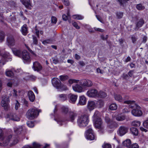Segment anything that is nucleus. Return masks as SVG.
I'll return each instance as SVG.
<instances>
[{"label":"nucleus","instance_id":"f257e3e1","mask_svg":"<svg viewBox=\"0 0 148 148\" xmlns=\"http://www.w3.org/2000/svg\"><path fill=\"white\" fill-rule=\"evenodd\" d=\"M93 121L94 122L95 127L100 130L103 129L102 122L101 118V115L99 112L97 111H96L93 116Z\"/></svg>","mask_w":148,"mask_h":148},{"label":"nucleus","instance_id":"f03ea898","mask_svg":"<svg viewBox=\"0 0 148 148\" xmlns=\"http://www.w3.org/2000/svg\"><path fill=\"white\" fill-rule=\"evenodd\" d=\"M88 122V116L86 114H82L78 116L77 123L78 125L81 127L87 125Z\"/></svg>","mask_w":148,"mask_h":148},{"label":"nucleus","instance_id":"7ed1b4c3","mask_svg":"<svg viewBox=\"0 0 148 148\" xmlns=\"http://www.w3.org/2000/svg\"><path fill=\"white\" fill-rule=\"evenodd\" d=\"M40 112L35 108L30 109L26 112V117L29 119H33L37 116Z\"/></svg>","mask_w":148,"mask_h":148},{"label":"nucleus","instance_id":"20e7f679","mask_svg":"<svg viewBox=\"0 0 148 148\" xmlns=\"http://www.w3.org/2000/svg\"><path fill=\"white\" fill-rule=\"evenodd\" d=\"M52 82L53 86L57 88H61L62 90L67 89L66 87L62 84L60 81L56 78H53L52 80Z\"/></svg>","mask_w":148,"mask_h":148},{"label":"nucleus","instance_id":"39448f33","mask_svg":"<svg viewBox=\"0 0 148 148\" xmlns=\"http://www.w3.org/2000/svg\"><path fill=\"white\" fill-rule=\"evenodd\" d=\"M79 84H80L83 87H90L93 84L91 80L85 79L79 80Z\"/></svg>","mask_w":148,"mask_h":148},{"label":"nucleus","instance_id":"423d86ee","mask_svg":"<svg viewBox=\"0 0 148 148\" xmlns=\"http://www.w3.org/2000/svg\"><path fill=\"white\" fill-rule=\"evenodd\" d=\"M24 62H30L31 61L30 55L28 52L26 50L22 51L21 58Z\"/></svg>","mask_w":148,"mask_h":148},{"label":"nucleus","instance_id":"0eeeda50","mask_svg":"<svg viewBox=\"0 0 148 148\" xmlns=\"http://www.w3.org/2000/svg\"><path fill=\"white\" fill-rule=\"evenodd\" d=\"M86 136L88 139L92 140L95 138V135L92 129L88 128L86 132Z\"/></svg>","mask_w":148,"mask_h":148},{"label":"nucleus","instance_id":"6e6552de","mask_svg":"<svg viewBox=\"0 0 148 148\" xmlns=\"http://www.w3.org/2000/svg\"><path fill=\"white\" fill-rule=\"evenodd\" d=\"M88 96L89 97H98L99 95L97 91L95 89H92L88 90L86 93Z\"/></svg>","mask_w":148,"mask_h":148},{"label":"nucleus","instance_id":"1a4fd4ad","mask_svg":"<svg viewBox=\"0 0 148 148\" xmlns=\"http://www.w3.org/2000/svg\"><path fill=\"white\" fill-rule=\"evenodd\" d=\"M83 86L80 84H76L72 86L73 90L75 92L80 93L84 92V90Z\"/></svg>","mask_w":148,"mask_h":148},{"label":"nucleus","instance_id":"9d476101","mask_svg":"<svg viewBox=\"0 0 148 148\" xmlns=\"http://www.w3.org/2000/svg\"><path fill=\"white\" fill-rule=\"evenodd\" d=\"M9 99L7 97H5L1 101V105L5 109H7L9 107Z\"/></svg>","mask_w":148,"mask_h":148},{"label":"nucleus","instance_id":"9b49d317","mask_svg":"<svg viewBox=\"0 0 148 148\" xmlns=\"http://www.w3.org/2000/svg\"><path fill=\"white\" fill-rule=\"evenodd\" d=\"M11 135H10L7 137H5L4 139H1L3 141V143H0V146H6L7 145L9 142L12 139Z\"/></svg>","mask_w":148,"mask_h":148},{"label":"nucleus","instance_id":"f8f14e48","mask_svg":"<svg viewBox=\"0 0 148 148\" xmlns=\"http://www.w3.org/2000/svg\"><path fill=\"white\" fill-rule=\"evenodd\" d=\"M9 53H5L2 56V58L0 60V66H2L6 62L8 61V59L10 58Z\"/></svg>","mask_w":148,"mask_h":148},{"label":"nucleus","instance_id":"ddd939ff","mask_svg":"<svg viewBox=\"0 0 148 148\" xmlns=\"http://www.w3.org/2000/svg\"><path fill=\"white\" fill-rule=\"evenodd\" d=\"M32 69L34 71L39 72L42 70V67L38 62L36 61L33 63Z\"/></svg>","mask_w":148,"mask_h":148},{"label":"nucleus","instance_id":"4468645a","mask_svg":"<svg viewBox=\"0 0 148 148\" xmlns=\"http://www.w3.org/2000/svg\"><path fill=\"white\" fill-rule=\"evenodd\" d=\"M140 109V107H138L136 109H134L131 111L133 115L135 116H141L142 114V112Z\"/></svg>","mask_w":148,"mask_h":148},{"label":"nucleus","instance_id":"2eb2a0df","mask_svg":"<svg viewBox=\"0 0 148 148\" xmlns=\"http://www.w3.org/2000/svg\"><path fill=\"white\" fill-rule=\"evenodd\" d=\"M128 132V128L124 126L120 127L118 130V132L120 136H122Z\"/></svg>","mask_w":148,"mask_h":148},{"label":"nucleus","instance_id":"dca6fc26","mask_svg":"<svg viewBox=\"0 0 148 148\" xmlns=\"http://www.w3.org/2000/svg\"><path fill=\"white\" fill-rule=\"evenodd\" d=\"M96 107V104L95 102L90 101L88 102L87 107L88 109L90 111L94 110Z\"/></svg>","mask_w":148,"mask_h":148},{"label":"nucleus","instance_id":"f3484780","mask_svg":"<svg viewBox=\"0 0 148 148\" xmlns=\"http://www.w3.org/2000/svg\"><path fill=\"white\" fill-rule=\"evenodd\" d=\"M7 44L9 46H13L15 45V41L12 36H9L7 39Z\"/></svg>","mask_w":148,"mask_h":148},{"label":"nucleus","instance_id":"a211bd4d","mask_svg":"<svg viewBox=\"0 0 148 148\" xmlns=\"http://www.w3.org/2000/svg\"><path fill=\"white\" fill-rule=\"evenodd\" d=\"M6 118L14 121H18L20 120L19 117L15 114H13L12 113L8 114Z\"/></svg>","mask_w":148,"mask_h":148},{"label":"nucleus","instance_id":"6ab92c4d","mask_svg":"<svg viewBox=\"0 0 148 148\" xmlns=\"http://www.w3.org/2000/svg\"><path fill=\"white\" fill-rule=\"evenodd\" d=\"M69 102L72 103H74L77 99V95L70 93L69 95Z\"/></svg>","mask_w":148,"mask_h":148},{"label":"nucleus","instance_id":"aec40b11","mask_svg":"<svg viewBox=\"0 0 148 148\" xmlns=\"http://www.w3.org/2000/svg\"><path fill=\"white\" fill-rule=\"evenodd\" d=\"M12 51L14 54L15 56L19 58H21L22 54V51L19 49L13 48L12 49Z\"/></svg>","mask_w":148,"mask_h":148},{"label":"nucleus","instance_id":"412c9836","mask_svg":"<svg viewBox=\"0 0 148 148\" xmlns=\"http://www.w3.org/2000/svg\"><path fill=\"white\" fill-rule=\"evenodd\" d=\"M124 103H125L129 104V107L131 108H134V109H136L137 107H139L135 104L134 101L127 100L124 101Z\"/></svg>","mask_w":148,"mask_h":148},{"label":"nucleus","instance_id":"4be33fe9","mask_svg":"<svg viewBox=\"0 0 148 148\" xmlns=\"http://www.w3.org/2000/svg\"><path fill=\"white\" fill-rule=\"evenodd\" d=\"M20 31L23 35L26 36L28 32V27L27 25H23L21 27Z\"/></svg>","mask_w":148,"mask_h":148},{"label":"nucleus","instance_id":"5701e85b","mask_svg":"<svg viewBox=\"0 0 148 148\" xmlns=\"http://www.w3.org/2000/svg\"><path fill=\"white\" fill-rule=\"evenodd\" d=\"M86 98L84 96L82 95L79 97L78 105H84L86 104Z\"/></svg>","mask_w":148,"mask_h":148},{"label":"nucleus","instance_id":"b1692460","mask_svg":"<svg viewBox=\"0 0 148 148\" xmlns=\"http://www.w3.org/2000/svg\"><path fill=\"white\" fill-rule=\"evenodd\" d=\"M77 116V114L74 112H70L69 114V118L68 119L71 121H73Z\"/></svg>","mask_w":148,"mask_h":148},{"label":"nucleus","instance_id":"393cba45","mask_svg":"<svg viewBox=\"0 0 148 148\" xmlns=\"http://www.w3.org/2000/svg\"><path fill=\"white\" fill-rule=\"evenodd\" d=\"M28 97L29 100L31 102H33L35 99V96L32 91H30L28 92Z\"/></svg>","mask_w":148,"mask_h":148},{"label":"nucleus","instance_id":"a878e982","mask_svg":"<svg viewBox=\"0 0 148 148\" xmlns=\"http://www.w3.org/2000/svg\"><path fill=\"white\" fill-rule=\"evenodd\" d=\"M21 1L26 8H28L29 6H31V3L29 0H22Z\"/></svg>","mask_w":148,"mask_h":148},{"label":"nucleus","instance_id":"bb28decb","mask_svg":"<svg viewBox=\"0 0 148 148\" xmlns=\"http://www.w3.org/2000/svg\"><path fill=\"white\" fill-rule=\"evenodd\" d=\"M58 96L59 99L62 101H64L67 99L68 96L66 94H60L58 95Z\"/></svg>","mask_w":148,"mask_h":148},{"label":"nucleus","instance_id":"cd10ccee","mask_svg":"<svg viewBox=\"0 0 148 148\" xmlns=\"http://www.w3.org/2000/svg\"><path fill=\"white\" fill-rule=\"evenodd\" d=\"M33 147H32L29 146L27 145L25 146L23 148H39L40 145L35 142H34L33 143Z\"/></svg>","mask_w":148,"mask_h":148},{"label":"nucleus","instance_id":"c85d7f7f","mask_svg":"<svg viewBox=\"0 0 148 148\" xmlns=\"http://www.w3.org/2000/svg\"><path fill=\"white\" fill-rule=\"evenodd\" d=\"M131 133L134 135L137 136L138 134V129L135 127H132L130 129Z\"/></svg>","mask_w":148,"mask_h":148},{"label":"nucleus","instance_id":"c756f323","mask_svg":"<svg viewBox=\"0 0 148 148\" xmlns=\"http://www.w3.org/2000/svg\"><path fill=\"white\" fill-rule=\"evenodd\" d=\"M131 143V140L130 139H127L123 142V144L124 146L129 148V147L130 146Z\"/></svg>","mask_w":148,"mask_h":148},{"label":"nucleus","instance_id":"7c9ffc66","mask_svg":"<svg viewBox=\"0 0 148 148\" xmlns=\"http://www.w3.org/2000/svg\"><path fill=\"white\" fill-rule=\"evenodd\" d=\"M144 21L143 19H140L136 24V26L138 27H140L144 23Z\"/></svg>","mask_w":148,"mask_h":148},{"label":"nucleus","instance_id":"2f4dec72","mask_svg":"<svg viewBox=\"0 0 148 148\" xmlns=\"http://www.w3.org/2000/svg\"><path fill=\"white\" fill-rule=\"evenodd\" d=\"M114 98L116 100L119 102H121L123 100L122 97L119 95L115 94L114 95Z\"/></svg>","mask_w":148,"mask_h":148},{"label":"nucleus","instance_id":"473e14b6","mask_svg":"<svg viewBox=\"0 0 148 148\" xmlns=\"http://www.w3.org/2000/svg\"><path fill=\"white\" fill-rule=\"evenodd\" d=\"M73 18L75 19H77V20H82L84 18V17L81 15L76 14L73 15L72 16Z\"/></svg>","mask_w":148,"mask_h":148},{"label":"nucleus","instance_id":"72a5a7b5","mask_svg":"<svg viewBox=\"0 0 148 148\" xmlns=\"http://www.w3.org/2000/svg\"><path fill=\"white\" fill-rule=\"evenodd\" d=\"M132 126H139L140 125V122L139 121H134L132 122Z\"/></svg>","mask_w":148,"mask_h":148},{"label":"nucleus","instance_id":"f704fd0d","mask_svg":"<svg viewBox=\"0 0 148 148\" xmlns=\"http://www.w3.org/2000/svg\"><path fill=\"white\" fill-rule=\"evenodd\" d=\"M79 80H76L75 79H70L69 81V83L71 84H79Z\"/></svg>","mask_w":148,"mask_h":148},{"label":"nucleus","instance_id":"c9c22d12","mask_svg":"<svg viewBox=\"0 0 148 148\" xmlns=\"http://www.w3.org/2000/svg\"><path fill=\"white\" fill-rule=\"evenodd\" d=\"M117 108V106L115 103L111 104L109 107V109L111 110H115Z\"/></svg>","mask_w":148,"mask_h":148},{"label":"nucleus","instance_id":"e433bc0d","mask_svg":"<svg viewBox=\"0 0 148 148\" xmlns=\"http://www.w3.org/2000/svg\"><path fill=\"white\" fill-rule=\"evenodd\" d=\"M125 119V117L124 116H121L119 115L117 116L116 117V120L118 121H121L124 120Z\"/></svg>","mask_w":148,"mask_h":148},{"label":"nucleus","instance_id":"4c0bfd02","mask_svg":"<svg viewBox=\"0 0 148 148\" xmlns=\"http://www.w3.org/2000/svg\"><path fill=\"white\" fill-rule=\"evenodd\" d=\"M99 96L98 97H100L101 98H104L106 97L107 95L106 93L100 91L98 93Z\"/></svg>","mask_w":148,"mask_h":148},{"label":"nucleus","instance_id":"58836bf2","mask_svg":"<svg viewBox=\"0 0 148 148\" xmlns=\"http://www.w3.org/2000/svg\"><path fill=\"white\" fill-rule=\"evenodd\" d=\"M104 103L103 101L102 100H99L96 103L97 106L99 108H101L104 105Z\"/></svg>","mask_w":148,"mask_h":148},{"label":"nucleus","instance_id":"ea45409f","mask_svg":"<svg viewBox=\"0 0 148 148\" xmlns=\"http://www.w3.org/2000/svg\"><path fill=\"white\" fill-rule=\"evenodd\" d=\"M5 35L4 33L2 32H0V42L3 41L4 39Z\"/></svg>","mask_w":148,"mask_h":148},{"label":"nucleus","instance_id":"a19ab883","mask_svg":"<svg viewBox=\"0 0 148 148\" xmlns=\"http://www.w3.org/2000/svg\"><path fill=\"white\" fill-rule=\"evenodd\" d=\"M5 74L7 76L9 77H11L13 75V72L10 70H6Z\"/></svg>","mask_w":148,"mask_h":148},{"label":"nucleus","instance_id":"79ce46f5","mask_svg":"<svg viewBox=\"0 0 148 148\" xmlns=\"http://www.w3.org/2000/svg\"><path fill=\"white\" fill-rule=\"evenodd\" d=\"M62 112L65 113H66L69 111L68 108L65 106H63L61 108Z\"/></svg>","mask_w":148,"mask_h":148},{"label":"nucleus","instance_id":"37998d69","mask_svg":"<svg viewBox=\"0 0 148 148\" xmlns=\"http://www.w3.org/2000/svg\"><path fill=\"white\" fill-rule=\"evenodd\" d=\"M68 77L67 75H61L60 76V79L62 81H64L67 79Z\"/></svg>","mask_w":148,"mask_h":148},{"label":"nucleus","instance_id":"c03bdc74","mask_svg":"<svg viewBox=\"0 0 148 148\" xmlns=\"http://www.w3.org/2000/svg\"><path fill=\"white\" fill-rule=\"evenodd\" d=\"M32 37L33 44L35 45H37L38 43V40L36 37L34 36H33Z\"/></svg>","mask_w":148,"mask_h":148},{"label":"nucleus","instance_id":"a18cd8bd","mask_svg":"<svg viewBox=\"0 0 148 148\" xmlns=\"http://www.w3.org/2000/svg\"><path fill=\"white\" fill-rule=\"evenodd\" d=\"M136 8L139 10H143L145 9V7L143 6L141 4H137L136 6Z\"/></svg>","mask_w":148,"mask_h":148},{"label":"nucleus","instance_id":"49530a36","mask_svg":"<svg viewBox=\"0 0 148 148\" xmlns=\"http://www.w3.org/2000/svg\"><path fill=\"white\" fill-rule=\"evenodd\" d=\"M143 125L144 127L148 129V119L143 122Z\"/></svg>","mask_w":148,"mask_h":148},{"label":"nucleus","instance_id":"de8ad7c7","mask_svg":"<svg viewBox=\"0 0 148 148\" xmlns=\"http://www.w3.org/2000/svg\"><path fill=\"white\" fill-rule=\"evenodd\" d=\"M27 126L30 127H32L34 126V123L32 121H28L27 122Z\"/></svg>","mask_w":148,"mask_h":148},{"label":"nucleus","instance_id":"09e8293b","mask_svg":"<svg viewBox=\"0 0 148 148\" xmlns=\"http://www.w3.org/2000/svg\"><path fill=\"white\" fill-rule=\"evenodd\" d=\"M131 38L132 42L134 43L138 39V37L132 35L131 36Z\"/></svg>","mask_w":148,"mask_h":148},{"label":"nucleus","instance_id":"8fccbe9b","mask_svg":"<svg viewBox=\"0 0 148 148\" xmlns=\"http://www.w3.org/2000/svg\"><path fill=\"white\" fill-rule=\"evenodd\" d=\"M139 146L137 144L135 143L131 145L129 148H138Z\"/></svg>","mask_w":148,"mask_h":148},{"label":"nucleus","instance_id":"3c124183","mask_svg":"<svg viewBox=\"0 0 148 148\" xmlns=\"http://www.w3.org/2000/svg\"><path fill=\"white\" fill-rule=\"evenodd\" d=\"M51 21L52 23L56 24L57 21L56 18L55 16H52L51 18Z\"/></svg>","mask_w":148,"mask_h":148},{"label":"nucleus","instance_id":"603ef678","mask_svg":"<svg viewBox=\"0 0 148 148\" xmlns=\"http://www.w3.org/2000/svg\"><path fill=\"white\" fill-rule=\"evenodd\" d=\"M72 24L73 26L75 27L77 29H80V27L78 26L77 23L75 22H72Z\"/></svg>","mask_w":148,"mask_h":148},{"label":"nucleus","instance_id":"864d4df0","mask_svg":"<svg viewBox=\"0 0 148 148\" xmlns=\"http://www.w3.org/2000/svg\"><path fill=\"white\" fill-rule=\"evenodd\" d=\"M51 42V40L50 39H48L45 40L42 42V43L43 44L45 45L47 44L50 43Z\"/></svg>","mask_w":148,"mask_h":148},{"label":"nucleus","instance_id":"5fc2aeb1","mask_svg":"<svg viewBox=\"0 0 148 148\" xmlns=\"http://www.w3.org/2000/svg\"><path fill=\"white\" fill-rule=\"evenodd\" d=\"M119 1L121 5H122L123 4L125 3L127 1H129L130 0H117Z\"/></svg>","mask_w":148,"mask_h":148},{"label":"nucleus","instance_id":"6e6d98bb","mask_svg":"<svg viewBox=\"0 0 148 148\" xmlns=\"http://www.w3.org/2000/svg\"><path fill=\"white\" fill-rule=\"evenodd\" d=\"M14 130L18 134L21 132V131H22V127H21L19 128H17L16 129H15Z\"/></svg>","mask_w":148,"mask_h":148},{"label":"nucleus","instance_id":"4d7b16f0","mask_svg":"<svg viewBox=\"0 0 148 148\" xmlns=\"http://www.w3.org/2000/svg\"><path fill=\"white\" fill-rule=\"evenodd\" d=\"M62 19L64 21H66L68 19L69 17L65 14H63L62 15Z\"/></svg>","mask_w":148,"mask_h":148},{"label":"nucleus","instance_id":"13d9d810","mask_svg":"<svg viewBox=\"0 0 148 148\" xmlns=\"http://www.w3.org/2000/svg\"><path fill=\"white\" fill-rule=\"evenodd\" d=\"M103 148H111V146L108 144H106L103 146Z\"/></svg>","mask_w":148,"mask_h":148},{"label":"nucleus","instance_id":"bf43d9fd","mask_svg":"<svg viewBox=\"0 0 148 148\" xmlns=\"http://www.w3.org/2000/svg\"><path fill=\"white\" fill-rule=\"evenodd\" d=\"M16 102L15 105V109L16 110H17L20 106V104L17 100L16 101Z\"/></svg>","mask_w":148,"mask_h":148},{"label":"nucleus","instance_id":"052dcab7","mask_svg":"<svg viewBox=\"0 0 148 148\" xmlns=\"http://www.w3.org/2000/svg\"><path fill=\"white\" fill-rule=\"evenodd\" d=\"M117 16L118 18H121L123 16V13L121 12H118L117 14Z\"/></svg>","mask_w":148,"mask_h":148},{"label":"nucleus","instance_id":"680f3d73","mask_svg":"<svg viewBox=\"0 0 148 148\" xmlns=\"http://www.w3.org/2000/svg\"><path fill=\"white\" fill-rule=\"evenodd\" d=\"M17 93L18 92L16 90L14 89L13 90V95L14 97H16L17 96H18L17 95Z\"/></svg>","mask_w":148,"mask_h":148},{"label":"nucleus","instance_id":"e2e57ef3","mask_svg":"<svg viewBox=\"0 0 148 148\" xmlns=\"http://www.w3.org/2000/svg\"><path fill=\"white\" fill-rule=\"evenodd\" d=\"M63 2L64 4L68 6L69 5V2L68 0H63Z\"/></svg>","mask_w":148,"mask_h":148},{"label":"nucleus","instance_id":"0e129e2a","mask_svg":"<svg viewBox=\"0 0 148 148\" xmlns=\"http://www.w3.org/2000/svg\"><path fill=\"white\" fill-rule=\"evenodd\" d=\"M94 29L95 31H97L98 32H103L104 30H103L99 28H97L96 27H94Z\"/></svg>","mask_w":148,"mask_h":148},{"label":"nucleus","instance_id":"69168bd1","mask_svg":"<svg viewBox=\"0 0 148 148\" xmlns=\"http://www.w3.org/2000/svg\"><path fill=\"white\" fill-rule=\"evenodd\" d=\"M97 71L98 73L103 74L104 73L103 71L101 70L99 68H98L97 69Z\"/></svg>","mask_w":148,"mask_h":148},{"label":"nucleus","instance_id":"338daca9","mask_svg":"<svg viewBox=\"0 0 148 148\" xmlns=\"http://www.w3.org/2000/svg\"><path fill=\"white\" fill-rule=\"evenodd\" d=\"M3 133L2 132V130L0 128V139H4L3 138Z\"/></svg>","mask_w":148,"mask_h":148},{"label":"nucleus","instance_id":"774afa93","mask_svg":"<svg viewBox=\"0 0 148 148\" xmlns=\"http://www.w3.org/2000/svg\"><path fill=\"white\" fill-rule=\"evenodd\" d=\"M147 37L146 36H144L143 38L142 42L144 43H145L147 41Z\"/></svg>","mask_w":148,"mask_h":148}]
</instances>
